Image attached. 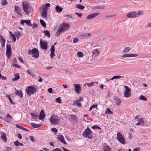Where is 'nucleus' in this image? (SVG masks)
Returning <instances> with one entry per match:
<instances>
[{
  "label": "nucleus",
  "instance_id": "obj_47",
  "mask_svg": "<svg viewBox=\"0 0 151 151\" xmlns=\"http://www.w3.org/2000/svg\"><path fill=\"white\" fill-rule=\"evenodd\" d=\"M140 99L144 101H146L147 99L143 95H141L140 96Z\"/></svg>",
  "mask_w": 151,
  "mask_h": 151
},
{
  "label": "nucleus",
  "instance_id": "obj_33",
  "mask_svg": "<svg viewBox=\"0 0 151 151\" xmlns=\"http://www.w3.org/2000/svg\"><path fill=\"white\" fill-rule=\"evenodd\" d=\"M104 151H111V148L110 146H104Z\"/></svg>",
  "mask_w": 151,
  "mask_h": 151
},
{
  "label": "nucleus",
  "instance_id": "obj_44",
  "mask_svg": "<svg viewBox=\"0 0 151 151\" xmlns=\"http://www.w3.org/2000/svg\"><path fill=\"white\" fill-rule=\"evenodd\" d=\"M1 4L3 6L7 4L8 2L6 0H3V2H1Z\"/></svg>",
  "mask_w": 151,
  "mask_h": 151
},
{
  "label": "nucleus",
  "instance_id": "obj_50",
  "mask_svg": "<svg viewBox=\"0 0 151 151\" xmlns=\"http://www.w3.org/2000/svg\"><path fill=\"white\" fill-rule=\"evenodd\" d=\"M55 101L56 102L60 103L61 102V99L60 97H58L55 99Z\"/></svg>",
  "mask_w": 151,
  "mask_h": 151
},
{
  "label": "nucleus",
  "instance_id": "obj_46",
  "mask_svg": "<svg viewBox=\"0 0 151 151\" xmlns=\"http://www.w3.org/2000/svg\"><path fill=\"white\" fill-rule=\"evenodd\" d=\"M77 55L79 57H82L83 56V53L81 52H78Z\"/></svg>",
  "mask_w": 151,
  "mask_h": 151
},
{
  "label": "nucleus",
  "instance_id": "obj_32",
  "mask_svg": "<svg viewBox=\"0 0 151 151\" xmlns=\"http://www.w3.org/2000/svg\"><path fill=\"white\" fill-rule=\"evenodd\" d=\"M123 77V76H114L112 78H111L110 79V80H113L114 79H117V78L119 79V78H122Z\"/></svg>",
  "mask_w": 151,
  "mask_h": 151
},
{
  "label": "nucleus",
  "instance_id": "obj_42",
  "mask_svg": "<svg viewBox=\"0 0 151 151\" xmlns=\"http://www.w3.org/2000/svg\"><path fill=\"white\" fill-rule=\"evenodd\" d=\"M138 122L143 125L144 122V120L143 118H138Z\"/></svg>",
  "mask_w": 151,
  "mask_h": 151
},
{
  "label": "nucleus",
  "instance_id": "obj_40",
  "mask_svg": "<svg viewBox=\"0 0 151 151\" xmlns=\"http://www.w3.org/2000/svg\"><path fill=\"white\" fill-rule=\"evenodd\" d=\"M50 4L47 3L46 4L45 6H42L41 7H42V9H47V8L50 7Z\"/></svg>",
  "mask_w": 151,
  "mask_h": 151
},
{
  "label": "nucleus",
  "instance_id": "obj_15",
  "mask_svg": "<svg viewBox=\"0 0 151 151\" xmlns=\"http://www.w3.org/2000/svg\"><path fill=\"white\" fill-rule=\"evenodd\" d=\"M100 13L98 12H96L92 13L88 16L87 17V18L89 19L93 18L98 15Z\"/></svg>",
  "mask_w": 151,
  "mask_h": 151
},
{
  "label": "nucleus",
  "instance_id": "obj_62",
  "mask_svg": "<svg viewBox=\"0 0 151 151\" xmlns=\"http://www.w3.org/2000/svg\"><path fill=\"white\" fill-rule=\"evenodd\" d=\"M146 28H148L151 27V22L148 23L146 26Z\"/></svg>",
  "mask_w": 151,
  "mask_h": 151
},
{
  "label": "nucleus",
  "instance_id": "obj_49",
  "mask_svg": "<svg viewBox=\"0 0 151 151\" xmlns=\"http://www.w3.org/2000/svg\"><path fill=\"white\" fill-rule=\"evenodd\" d=\"M92 128L93 129H101V128L97 125H95L92 127Z\"/></svg>",
  "mask_w": 151,
  "mask_h": 151
},
{
  "label": "nucleus",
  "instance_id": "obj_38",
  "mask_svg": "<svg viewBox=\"0 0 151 151\" xmlns=\"http://www.w3.org/2000/svg\"><path fill=\"white\" fill-rule=\"evenodd\" d=\"M15 75V78L13 79V80L14 81H17L20 78V77L19 76L18 73H17Z\"/></svg>",
  "mask_w": 151,
  "mask_h": 151
},
{
  "label": "nucleus",
  "instance_id": "obj_19",
  "mask_svg": "<svg viewBox=\"0 0 151 151\" xmlns=\"http://www.w3.org/2000/svg\"><path fill=\"white\" fill-rule=\"evenodd\" d=\"M100 51L98 49H96L92 51V55L95 57L97 56L100 53Z\"/></svg>",
  "mask_w": 151,
  "mask_h": 151
},
{
  "label": "nucleus",
  "instance_id": "obj_12",
  "mask_svg": "<svg viewBox=\"0 0 151 151\" xmlns=\"http://www.w3.org/2000/svg\"><path fill=\"white\" fill-rule=\"evenodd\" d=\"M64 31H65L63 29L62 25H60L58 27V30L56 32V36L57 37L61 33Z\"/></svg>",
  "mask_w": 151,
  "mask_h": 151
},
{
  "label": "nucleus",
  "instance_id": "obj_56",
  "mask_svg": "<svg viewBox=\"0 0 151 151\" xmlns=\"http://www.w3.org/2000/svg\"><path fill=\"white\" fill-rule=\"evenodd\" d=\"M51 52H55V49L54 45H52L50 49Z\"/></svg>",
  "mask_w": 151,
  "mask_h": 151
},
{
  "label": "nucleus",
  "instance_id": "obj_5",
  "mask_svg": "<svg viewBox=\"0 0 151 151\" xmlns=\"http://www.w3.org/2000/svg\"><path fill=\"white\" fill-rule=\"evenodd\" d=\"M117 138L118 140L122 144H124L126 140L123 136L120 133L118 132L117 134Z\"/></svg>",
  "mask_w": 151,
  "mask_h": 151
},
{
  "label": "nucleus",
  "instance_id": "obj_24",
  "mask_svg": "<svg viewBox=\"0 0 151 151\" xmlns=\"http://www.w3.org/2000/svg\"><path fill=\"white\" fill-rule=\"evenodd\" d=\"M15 89L16 91V94L17 95H18L21 98L22 97H23V94H22V90H17V89H16L15 88Z\"/></svg>",
  "mask_w": 151,
  "mask_h": 151
},
{
  "label": "nucleus",
  "instance_id": "obj_4",
  "mask_svg": "<svg viewBox=\"0 0 151 151\" xmlns=\"http://www.w3.org/2000/svg\"><path fill=\"white\" fill-rule=\"evenodd\" d=\"M93 133L91 130L87 127L85 130L83 132V135L84 137H86L89 139H91L93 136Z\"/></svg>",
  "mask_w": 151,
  "mask_h": 151
},
{
  "label": "nucleus",
  "instance_id": "obj_45",
  "mask_svg": "<svg viewBox=\"0 0 151 151\" xmlns=\"http://www.w3.org/2000/svg\"><path fill=\"white\" fill-rule=\"evenodd\" d=\"M7 97L9 98V99L10 102V103L11 104H15L14 102L13 101L12 99L11 98L10 96L9 95L8 96H7Z\"/></svg>",
  "mask_w": 151,
  "mask_h": 151
},
{
  "label": "nucleus",
  "instance_id": "obj_25",
  "mask_svg": "<svg viewBox=\"0 0 151 151\" xmlns=\"http://www.w3.org/2000/svg\"><path fill=\"white\" fill-rule=\"evenodd\" d=\"M55 10L58 13H60L62 11L63 9L58 5H57L55 8Z\"/></svg>",
  "mask_w": 151,
  "mask_h": 151
},
{
  "label": "nucleus",
  "instance_id": "obj_35",
  "mask_svg": "<svg viewBox=\"0 0 151 151\" xmlns=\"http://www.w3.org/2000/svg\"><path fill=\"white\" fill-rule=\"evenodd\" d=\"M15 35L16 36L17 40H18L19 38L21 36V33L19 31L16 32Z\"/></svg>",
  "mask_w": 151,
  "mask_h": 151
},
{
  "label": "nucleus",
  "instance_id": "obj_1",
  "mask_svg": "<svg viewBox=\"0 0 151 151\" xmlns=\"http://www.w3.org/2000/svg\"><path fill=\"white\" fill-rule=\"evenodd\" d=\"M26 92L28 95L30 96L31 94H33L37 92V90L34 86H29L26 88Z\"/></svg>",
  "mask_w": 151,
  "mask_h": 151
},
{
  "label": "nucleus",
  "instance_id": "obj_23",
  "mask_svg": "<svg viewBox=\"0 0 151 151\" xmlns=\"http://www.w3.org/2000/svg\"><path fill=\"white\" fill-rule=\"evenodd\" d=\"M30 114L31 116L32 119L36 120L38 117V115L36 113L33 112L30 113Z\"/></svg>",
  "mask_w": 151,
  "mask_h": 151
},
{
  "label": "nucleus",
  "instance_id": "obj_28",
  "mask_svg": "<svg viewBox=\"0 0 151 151\" xmlns=\"http://www.w3.org/2000/svg\"><path fill=\"white\" fill-rule=\"evenodd\" d=\"M114 100L115 101L117 104V105L118 106H119L121 103L120 99L118 98L115 97H114Z\"/></svg>",
  "mask_w": 151,
  "mask_h": 151
},
{
  "label": "nucleus",
  "instance_id": "obj_7",
  "mask_svg": "<svg viewBox=\"0 0 151 151\" xmlns=\"http://www.w3.org/2000/svg\"><path fill=\"white\" fill-rule=\"evenodd\" d=\"M124 87L126 89V91L124 92V96L126 98H128L131 96V94L129 93L131 91V89L127 86H124Z\"/></svg>",
  "mask_w": 151,
  "mask_h": 151
},
{
  "label": "nucleus",
  "instance_id": "obj_57",
  "mask_svg": "<svg viewBox=\"0 0 151 151\" xmlns=\"http://www.w3.org/2000/svg\"><path fill=\"white\" fill-rule=\"evenodd\" d=\"M13 66L14 67H16L18 68H20L19 65L16 64H13Z\"/></svg>",
  "mask_w": 151,
  "mask_h": 151
},
{
  "label": "nucleus",
  "instance_id": "obj_2",
  "mask_svg": "<svg viewBox=\"0 0 151 151\" xmlns=\"http://www.w3.org/2000/svg\"><path fill=\"white\" fill-rule=\"evenodd\" d=\"M60 118L58 116L53 114L51 116L50 121V122L53 124L55 125L58 124Z\"/></svg>",
  "mask_w": 151,
  "mask_h": 151
},
{
  "label": "nucleus",
  "instance_id": "obj_30",
  "mask_svg": "<svg viewBox=\"0 0 151 151\" xmlns=\"http://www.w3.org/2000/svg\"><path fill=\"white\" fill-rule=\"evenodd\" d=\"M45 36H47L48 37H50V34L48 30H44L43 32Z\"/></svg>",
  "mask_w": 151,
  "mask_h": 151
},
{
  "label": "nucleus",
  "instance_id": "obj_53",
  "mask_svg": "<svg viewBox=\"0 0 151 151\" xmlns=\"http://www.w3.org/2000/svg\"><path fill=\"white\" fill-rule=\"evenodd\" d=\"M20 142L18 140L15 141L14 142V144L16 146H18L19 145Z\"/></svg>",
  "mask_w": 151,
  "mask_h": 151
},
{
  "label": "nucleus",
  "instance_id": "obj_14",
  "mask_svg": "<svg viewBox=\"0 0 151 151\" xmlns=\"http://www.w3.org/2000/svg\"><path fill=\"white\" fill-rule=\"evenodd\" d=\"M60 25H62L63 29L65 31L68 30L70 27L69 24L66 23H64L62 24H60Z\"/></svg>",
  "mask_w": 151,
  "mask_h": 151
},
{
  "label": "nucleus",
  "instance_id": "obj_10",
  "mask_svg": "<svg viewBox=\"0 0 151 151\" xmlns=\"http://www.w3.org/2000/svg\"><path fill=\"white\" fill-rule=\"evenodd\" d=\"M40 44L42 49L44 50H47V43L41 40L40 41Z\"/></svg>",
  "mask_w": 151,
  "mask_h": 151
},
{
  "label": "nucleus",
  "instance_id": "obj_58",
  "mask_svg": "<svg viewBox=\"0 0 151 151\" xmlns=\"http://www.w3.org/2000/svg\"><path fill=\"white\" fill-rule=\"evenodd\" d=\"M6 117L9 119V120L10 121L12 119V116L9 114H7Z\"/></svg>",
  "mask_w": 151,
  "mask_h": 151
},
{
  "label": "nucleus",
  "instance_id": "obj_41",
  "mask_svg": "<svg viewBox=\"0 0 151 151\" xmlns=\"http://www.w3.org/2000/svg\"><path fill=\"white\" fill-rule=\"evenodd\" d=\"M40 22L41 24L43 27H46V23L45 22H44V21L42 19H40Z\"/></svg>",
  "mask_w": 151,
  "mask_h": 151
},
{
  "label": "nucleus",
  "instance_id": "obj_20",
  "mask_svg": "<svg viewBox=\"0 0 151 151\" xmlns=\"http://www.w3.org/2000/svg\"><path fill=\"white\" fill-rule=\"evenodd\" d=\"M0 42L1 43L2 48L4 47L5 45L6 40L1 35H0Z\"/></svg>",
  "mask_w": 151,
  "mask_h": 151
},
{
  "label": "nucleus",
  "instance_id": "obj_55",
  "mask_svg": "<svg viewBox=\"0 0 151 151\" xmlns=\"http://www.w3.org/2000/svg\"><path fill=\"white\" fill-rule=\"evenodd\" d=\"M75 14L78 17H81L82 16V14L81 13H79L78 12H76Z\"/></svg>",
  "mask_w": 151,
  "mask_h": 151
},
{
  "label": "nucleus",
  "instance_id": "obj_64",
  "mask_svg": "<svg viewBox=\"0 0 151 151\" xmlns=\"http://www.w3.org/2000/svg\"><path fill=\"white\" fill-rule=\"evenodd\" d=\"M78 41V39L76 38H75L73 39V42L74 43H76Z\"/></svg>",
  "mask_w": 151,
  "mask_h": 151
},
{
  "label": "nucleus",
  "instance_id": "obj_3",
  "mask_svg": "<svg viewBox=\"0 0 151 151\" xmlns=\"http://www.w3.org/2000/svg\"><path fill=\"white\" fill-rule=\"evenodd\" d=\"M28 53L29 55H33L32 57L35 58H38L39 56V52L37 48H34L32 50H29Z\"/></svg>",
  "mask_w": 151,
  "mask_h": 151
},
{
  "label": "nucleus",
  "instance_id": "obj_54",
  "mask_svg": "<svg viewBox=\"0 0 151 151\" xmlns=\"http://www.w3.org/2000/svg\"><path fill=\"white\" fill-rule=\"evenodd\" d=\"M18 60H19L22 63H24V60H23V59H22V58L20 57H18Z\"/></svg>",
  "mask_w": 151,
  "mask_h": 151
},
{
  "label": "nucleus",
  "instance_id": "obj_11",
  "mask_svg": "<svg viewBox=\"0 0 151 151\" xmlns=\"http://www.w3.org/2000/svg\"><path fill=\"white\" fill-rule=\"evenodd\" d=\"M91 35V34L86 32L82 33L80 35V37L81 39H86L90 37Z\"/></svg>",
  "mask_w": 151,
  "mask_h": 151
},
{
  "label": "nucleus",
  "instance_id": "obj_31",
  "mask_svg": "<svg viewBox=\"0 0 151 151\" xmlns=\"http://www.w3.org/2000/svg\"><path fill=\"white\" fill-rule=\"evenodd\" d=\"M131 50L130 47H126L124 48V50L123 51V52L125 53L129 52Z\"/></svg>",
  "mask_w": 151,
  "mask_h": 151
},
{
  "label": "nucleus",
  "instance_id": "obj_61",
  "mask_svg": "<svg viewBox=\"0 0 151 151\" xmlns=\"http://www.w3.org/2000/svg\"><path fill=\"white\" fill-rule=\"evenodd\" d=\"M62 151L61 149H60L58 148H56L53 149L52 151Z\"/></svg>",
  "mask_w": 151,
  "mask_h": 151
},
{
  "label": "nucleus",
  "instance_id": "obj_48",
  "mask_svg": "<svg viewBox=\"0 0 151 151\" xmlns=\"http://www.w3.org/2000/svg\"><path fill=\"white\" fill-rule=\"evenodd\" d=\"M11 36L13 38L14 42H15L16 40V39L15 35L13 33H12Z\"/></svg>",
  "mask_w": 151,
  "mask_h": 151
},
{
  "label": "nucleus",
  "instance_id": "obj_37",
  "mask_svg": "<svg viewBox=\"0 0 151 151\" xmlns=\"http://www.w3.org/2000/svg\"><path fill=\"white\" fill-rule=\"evenodd\" d=\"M25 23L30 27L32 26V24L31 22V21L30 20H25Z\"/></svg>",
  "mask_w": 151,
  "mask_h": 151
},
{
  "label": "nucleus",
  "instance_id": "obj_51",
  "mask_svg": "<svg viewBox=\"0 0 151 151\" xmlns=\"http://www.w3.org/2000/svg\"><path fill=\"white\" fill-rule=\"evenodd\" d=\"M51 131L55 133H57L58 132L57 129L55 128H52Z\"/></svg>",
  "mask_w": 151,
  "mask_h": 151
},
{
  "label": "nucleus",
  "instance_id": "obj_13",
  "mask_svg": "<svg viewBox=\"0 0 151 151\" xmlns=\"http://www.w3.org/2000/svg\"><path fill=\"white\" fill-rule=\"evenodd\" d=\"M138 55L137 54H126L123 55L122 57L124 58L128 57H137Z\"/></svg>",
  "mask_w": 151,
  "mask_h": 151
},
{
  "label": "nucleus",
  "instance_id": "obj_34",
  "mask_svg": "<svg viewBox=\"0 0 151 151\" xmlns=\"http://www.w3.org/2000/svg\"><path fill=\"white\" fill-rule=\"evenodd\" d=\"M113 112L111 111L109 108H108L105 112L106 114H113Z\"/></svg>",
  "mask_w": 151,
  "mask_h": 151
},
{
  "label": "nucleus",
  "instance_id": "obj_26",
  "mask_svg": "<svg viewBox=\"0 0 151 151\" xmlns=\"http://www.w3.org/2000/svg\"><path fill=\"white\" fill-rule=\"evenodd\" d=\"M1 139H3L4 141L5 142H7V139L6 137V134L5 133H4L2 132H1Z\"/></svg>",
  "mask_w": 151,
  "mask_h": 151
},
{
  "label": "nucleus",
  "instance_id": "obj_60",
  "mask_svg": "<svg viewBox=\"0 0 151 151\" xmlns=\"http://www.w3.org/2000/svg\"><path fill=\"white\" fill-rule=\"evenodd\" d=\"M38 26L37 24H33V27L32 28L33 29L36 28Z\"/></svg>",
  "mask_w": 151,
  "mask_h": 151
},
{
  "label": "nucleus",
  "instance_id": "obj_9",
  "mask_svg": "<svg viewBox=\"0 0 151 151\" xmlns=\"http://www.w3.org/2000/svg\"><path fill=\"white\" fill-rule=\"evenodd\" d=\"M11 47L10 45H6V55L7 57L10 58L11 56Z\"/></svg>",
  "mask_w": 151,
  "mask_h": 151
},
{
  "label": "nucleus",
  "instance_id": "obj_18",
  "mask_svg": "<svg viewBox=\"0 0 151 151\" xmlns=\"http://www.w3.org/2000/svg\"><path fill=\"white\" fill-rule=\"evenodd\" d=\"M127 16L129 18H134L137 17L136 12H132L129 13V14H128Z\"/></svg>",
  "mask_w": 151,
  "mask_h": 151
},
{
  "label": "nucleus",
  "instance_id": "obj_29",
  "mask_svg": "<svg viewBox=\"0 0 151 151\" xmlns=\"http://www.w3.org/2000/svg\"><path fill=\"white\" fill-rule=\"evenodd\" d=\"M73 104L76 105L77 106L81 107V104L79 101L76 100L74 102Z\"/></svg>",
  "mask_w": 151,
  "mask_h": 151
},
{
  "label": "nucleus",
  "instance_id": "obj_59",
  "mask_svg": "<svg viewBox=\"0 0 151 151\" xmlns=\"http://www.w3.org/2000/svg\"><path fill=\"white\" fill-rule=\"evenodd\" d=\"M50 55L51 58L52 59L53 58L54 56L55 55L54 52H51Z\"/></svg>",
  "mask_w": 151,
  "mask_h": 151
},
{
  "label": "nucleus",
  "instance_id": "obj_16",
  "mask_svg": "<svg viewBox=\"0 0 151 151\" xmlns=\"http://www.w3.org/2000/svg\"><path fill=\"white\" fill-rule=\"evenodd\" d=\"M14 10L17 14L19 15H21L22 13L21 11V8L18 6H16L14 7Z\"/></svg>",
  "mask_w": 151,
  "mask_h": 151
},
{
  "label": "nucleus",
  "instance_id": "obj_39",
  "mask_svg": "<svg viewBox=\"0 0 151 151\" xmlns=\"http://www.w3.org/2000/svg\"><path fill=\"white\" fill-rule=\"evenodd\" d=\"M136 17H138L139 16L141 15H143L144 14V12H143L141 11H139L137 13L136 12Z\"/></svg>",
  "mask_w": 151,
  "mask_h": 151
},
{
  "label": "nucleus",
  "instance_id": "obj_36",
  "mask_svg": "<svg viewBox=\"0 0 151 151\" xmlns=\"http://www.w3.org/2000/svg\"><path fill=\"white\" fill-rule=\"evenodd\" d=\"M30 124L35 128L39 127L41 126V124H38L33 123H31Z\"/></svg>",
  "mask_w": 151,
  "mask_h": 151
},
{
  "label": "nucleus",
  "instance_id": "obj_8",
  "mask_svg": "<svg viewBox=\"0 0 151 151\" xmlns=\"http://www.w3.org/2000/svg\"><path fill=\"white\" fill-rule=\"evenodd\" d=\"M48 9H42V7L40 9V13L41 16L44 18L47 17V12Z\"/></svg>",
  "mask_w": 151,
  "mask_h": 151
},
{
  "label": "nucleus",
  "instance_id": "obj_22",
  "mask_svg": "<svg viewBox=\"0 0 151 151\" xmlns=\"http://www.w3.org/2000/svg\"><path fill=\"white\" fill-rule=\"evenodd\" d=\"M75 91L77 93H79L81 91V86L79 84H75Z\"/></svg>",
  "mask_w": 151,
  "mask_h": 151
},
{
  "label": "nucleus",
  "instance_id": "obj_63",
  "mask_svg": "<svg viewBox=\"0 0 151 151\" xmlns=\"http://www.w3.org/2000/svg\"><path fill=\"white\" fill-rule=\"evenodd\" d=\"M27 72L28 73H29L30 75H32L33 74L32 72V71L29 70H27Z\"/></svg>",
  "mask_w": 151,
  "mask_h": 151
},
{
  "label": "nucleus",
  "instance_id": "obj_27",
  "mask_svg": "<svg viewBox=\"0 0 151 151\" xmlns=\"http://www.w3.org/2000/svg\"><path fill=\"white\" fill-rule=\"evenodd\" d=\"M75 7L76 8L79 9L80 10H83L85 8V7L80 4H77L75 5Z\"/></svg>",
  "mask_w": 151,
  "mask_h": 151
},
{
  "label": "nucleus",
  "instance_id": "obj_6",
  "mask_svg": "<svg viewBox=\"0 0 151 151\" xmlns=\"http://www.w3.org/2000/svg\"><path fill=\"white\" fill-rule=\"evenodd\" d=\"M22 8L24 11L26 13L28 14L29 12L28 11V9L29 6V4L28 2H23L22 4Z\"/></svg>",
  "mask_w": 151,
  "mask_h": 151
},
{
  "label": "nucleus",
  "instance_id": "obj_21",
  "mask_svg": "<svg viewBox=\"0 0 151 151\" xmlns=\"http://www.w3.org/2000/svg\"><path fill=\"white\" fill-rule=\"evenodd\" d=\"M57 138L59 140L62 142L65 145L66 144V142L64 139L62 135H60L57 136Z\"/></svg>",
  "mask_w": 151,
  "mask_h": 151
},
{
  "label": "nucleus",
  "instance_id": "obj_17",
  "mask_svg": "<svg viewBox=\"0 0 151 151\" xmlns=\"http://www.w3.org/2000/svg\"><path fill=\"white\" fill-rule=\"evenodd\" d=\"M45 117V115L44 110L43 109H42L40 113L39 119L41 120H42Z\"/></svg>",
  "mask_w": 151,
  "mask_h": 151
},
{
  "label": "nucleus",
  "instance_id": "obj_43",
  "mask_svg": "<svg viewBox=\"0 0 151 151\" xmlns=\"http://www.w3.org/2000/svg\"><path fill=\"white\" fill-rule=\"evenodd\" d=\"M105 6H95V8L97 9H103L105 8Z\"/></svg>",
  "mask_w": 151,
  "mask_h": 151
},
{
  "label": "nucleus",
  "instance_id": "obj_52",
  "mask_svg": "<svg viewBox=\"0 0 151 151\" xmlns=\"http://www.w3.org/2000/svg\"><path fill=\"white\" fill-rule=\"evenodd\" d=\"M29 138L32 142H34L35 141L34 138L32 136H29Z\"/></svg>",
  "mask_w": 151,
  "mask_h": 151
}]
</instances>
